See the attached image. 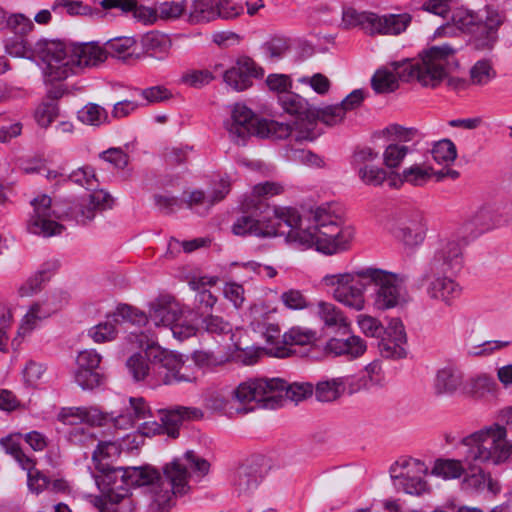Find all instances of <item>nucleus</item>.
Returning <instances> with one entry per match:
<instances>
[{
    "label": "nucleus",
    "instance_id": "nucleus-1",
    "mask_svg": "<svg viewBox=\"0 0 512 512\" xmlns=\"http://www.w3.org/2000/svg\"><path fill=\"white\" fill-rule=\"evenodd\" d=\"M107 59V51L94 42L66 44L60 40L40 39L34 45V62L46 82H59L85 68L98 66Z\"/></svg>",
    "mask_w": 512,
    "mask_h": 512
},
{
    "label": "nucleus",
    "instance_id": "nucleus-2",
    "mask_svg": "<svg viewBox=\"0 0 512 512\" xmlns=\"http://www.w3.org/2000/svg\"><path fill=\"white\" fill-rule=\"evenodd\" d=\"M188 467L200 476H205L209 473L210 463L193 451H187L182 456L165 463L162 467L160 482L153 486L150 492L151 512H169L175 505V498L190 492Z\"/></svg>",
    "mask_w": 512,
    "mask_h": 512
},
{
    "label": "nucleus",
    "instance_id": "nucleus-3",
    "mask_svg": "<svg viewBox=\"0 0 512 512\" xmlns=\"http://www.w3.org/2000/svg\"><path fill=\"white\" fill-rule=\"evenodd\" d=\"M293 237L300 239L302 246L314 247L319 252L332 255L349 248L355 230L352 226L344 225L341 218L328 207L318 206L310 209L308 230Z\"/></svg>",
    "mask_w": 512,
    "mask_h": 512
},
{
    "label": "nucleus",
    "instance_id": "nucleus-4",
    "mask_svg": "<svg viewBox=\"0 0 512 512\" xmlns=\"http://www.w3.org/2000/svg\"><path fill=\"white\" fill-rule=\"evenodd\" d=\"M459 446L466 451V462L469 467L499 465L512 455V440L508 438L507 428L498 423L465 436Z\"/></svg>",
    "mask_w": 512,
    "mask_h": 512
},
{
    "label": "nucleus",
    "instance_id": "nucleus-5",
    "mask_svg": "<svg viewBox=\"0 0 512 512\" xmlns=\"http://www.w3.org/2000/svg\"><path fill=\"white\" fill-rule=\"evenodd\" d=\"M137 340L139 348L152 365V381L166 385L196 381L195 372L186 365L181 355L161 347L152 336L141 334Z\"/></svg>",
    "mask_w": 512,
    "mask_h": 512
},
{
    "label": "nucleus",
    "instance_id": "nucleus-6",
    "mask_svg": "<svg viewBox=\"0 0 512 512\" xmlns=\"http://www.w3.org/2000/svg\"><path fill=\"white\" fill-rule=\"evenodd\" d=\"M149 321L156 327L169 328L173 336L185 340L198 331L197 314L170 295H161L148 305Z\"/></svg>",
    "mask_w": 512,
    "mask_h": 512
},
{
    "label": "nucleus",
    "instance_id": "nucleus-7",
    "mask_svg": "<svg viewBox=\"0 0 512 512\" xmlns=\"http://www.w3.org/2000/svg\"><path fill=\"white\" fill-rule=\"evenodd\" d=\"M455 48L449 44L432 46L419 54L417 59H406L404 69L409 79H416L422 86L435 88L447 76L454 61Z\"/></svg>",
    "mask_w": 512,
    "mask_h": 512
},
{
    "label": "nucleus",
    "instance_id": "nucleus-8",
    "mask_svg": "<svg viewBox=\"0 0 512 512\" xmlns=\"http://www.w3.org/2000/svg\"><path fill=\"white\" fill-rule=\"evenodd\" d=\"M370 266L353 271L329 274L322 278V284L329 290L332 298L346 308L357 312L367 305L366 291L370 286Z\"/></svg>",
    "mask_w": 512,
    "mask_h": 512
},
{
    "label": "nucleus",
    "instance_id": "nucleus-9",
    "mask_svg": "<svg viewBox=\"0 0 512 512\" xmlns=\"http://www.w3.org/2000/svg\"><path fill=\"white\" fill-rule=\"evenodd\" d=\"M370 286H374L372 294L373 307L378 311H387L405 306L410 301L405 276L370 266Z\"/></svg>",
    "mask_w": 512,
    "mask_h": 512
},
{
    "label": "nucleus",
    "instance_id": "nucleus-10",
    "mask_svg": "<svg viewBox=\"0 0 512 512\" xmlns=\"http://www.w3.org/2000/svg\"><path fill=\"white\" fill-rule=\"evenodd\" d=\"M428 474V465L410 456L397 458L389 467L393 487L399 492L413 496H421L431 491V485L426 479Z\"/></svg>",
    "mask_w": 512,
    "mask_h": 512
},
{
    "label": "nucleus",
    "instance_id": "nucleus-11",
    "mask_svg": "<svg viewBox=\"0 0 512 512\" xmlns=\"http://www.w3.org/2000/svg\"><path fill=\"white\" fill-rule=\"evenodd\" d=\"M71 212H64L51 196L40 194L34 198V235L50 238L61 235L65 229L61 224Z\"/></svg>",
    "mask_w": 512,
    "mask_h": 512
},
{
    "label": "nucleus",
    "instance_id": "nucleus-12",
    "mask_svg": "<svg viewBox=\"0 0 512 512\" xmlns=\"http://www.w3.org/2000/svg\"><path fill=\"white\" fill-rule=\"evenodd\" d=\"M389 230L405 248L414 249L426 238L427 221L423 214L417 211L402 213L394 219Z\"/></svg>",
    "mask_w": 512,
    "mask_h": 512
},
{
    "label": "nucleus",
    "instance_id": "nucleus-13",
    "mask_svg": "<svg viewBox=\"0 0 512 512\" xmlns=\"http://www.w3.org/2000/svg\"><path fill=\"white\" fill-rule=\"evenodd\" d=\"M380 154L376 149L365 146L354 152L353 164L361 182L371 187H381L387 180L388 172L379 164Z\"/></svg>",
    "mask_w": 512,
    "mask_h": 512
},
{
    "label": "nucleus",
    "instance_id": "nucleus-14",
    "mask_svg": "<svg viewBox=\"0 0 512 512\" xmlns=\"http://www.w3.org/2000/svg\"><path fill=\"white\" fill-rule=\"evenodd\" d=\"M463 261V242L457 237H446L439 241L429 262L433 273L459 270Z\"/></svg>",
    "mask_w": 512,
    "mask_h": 512
},
{
    "label": "nucleus",
    "instance_id": "nucleus-15",
    "mask_svg": "<svg viewBox=\"0 0 512 512\" xmlns=\"http://www.w3.org/2000/svg\"><path fill=\"white\" fill-rule=\"evenodd\" d=\"M7 26L12 32L5 44L8 54L14 57L32 59V48L30 43V32L32 24L28 17L23 14H13L7 20Z\"/></svg>",
    "mask_w": 512,
    "mask_h": 512
},
{
    "label": "nucleus",
    "instance_id": "nucleus-16",
    "mask_svg": "<svg viewBox=\"0 0 512 512\" xmlns=\"http://www.w3.org/2000/svg\"><path fill=\"white\" fill-rule=\"evenodd\" d=\"M268 471V464L262 457H253L242 463L236 470L233 486L239 495L255 492Z\"/></svg>",
    "mask_w": 512,
    "mask_h": 512
},
{
    "label": "nucleus",
    "instance_id": "nucleus-17",
    "mask_svg": "<svg viewBox=\"0 0 512 512\" xmlns=\"http://www.w3.org/2000/svg\"><path fill=\"white\" fill-rule=\"evenodd\" d=\"M479 21L470 32V42L478 50H490L497 41V30L503 19L497 10L486 7Z\"/></svg>",
    "mask_w": 512,
    "mask_h": 512
},
{
    "label": "nucleus",
    "instance_id": "nucleus-18",
    "mask_svg": "<svg viewBox=\"0 0 512 512\" xmlns=\"http://www.w3.org/2000/svg\"><path fill=\"white\" fill-rule=\"evenodd\" d=\"M257 118L253 112L242 104H236L231 111V118L226 123V129L230 138L236 143H243L248 137L258 136Z\"/></svg>",
    "mask_w": 512,
    "mask_h": 512
},
{
    "label": "nucleus",
    "instance_id": "nucleus-19",
    "mask_svg": "<svg viewBox=\"0 0 512 512\" xmlns=\"http://www.w3.org/2000/svg\"><path fill=\"white\" fill-rule=\"evenodd\" d=\"M407 342L406 332L399 318H391L384 326V333L378 339V348L386 358H402L405 356L404 345Z\"/></svg>",
    "mask_w": 512,
    "mask_h": 512
},
{
    "label": "nucleus",
    "instance_id": "nucleus-20",
    "mask_svg": "<svg viewBox=\"0 0 512 512\" xmlns=\"http://www.w3.org/2000/svg\"><path fill=\"white\" fill-rule=\"evenodd\" d=\"M273 222L277 225L278 235L282 234L279 230L280 224L283 222L289 231L286 235V240L290 243H296L300 245V239L293 237L294 234H301L306 232L310 225V211L305 216H301L300 213L292 207H275L271 215Z\"/></svg>",
    "mask_w": 512,
    "mask_h": 512
},
{
    "label": "nucleus",
    "instance_id": "nucleus-21",
    "mask_svg": "<svg viewBox=\"0 0 512 512\" xmlns=\"http://www.w3.org/2000/svg\"><path fill=\"white\" fill-rule=\"evenodd\" d=\"M264 72L252 59L240 58L236 64L226 70L224 82L235 91H244L252 85V78L263 76Z\"/></svg>",
    "mask_w": 512,
    "mask_h": 512
},
{
    "label": "nucleus",
    "instance_id": "nucleus-22",
    "mask_svg": "<svg viewBox=\"0 0 512 512\" xmlns=\"http://www.w3.org/2000/svg\"><path fill=\"white\" fill-rule=\"evenodd\" d=\"M348 334L345 338L330 337L324 345V352L333 357H345L349 360L362 357L367 351V342L352 331Z\"/></svg>",
    "mask_w": 512,
    "mask_h": 512
},
{
    "label": "nucleus",
    "instance_id": "nucleus-23",
    "mask_svg": "<svg viewBox=\"0 0 512 512\" xmlns=\"http://www.w3.org/2000/svg\"><path fill=\"white\" fill-rule=\"evenodd\" d=\"M0 445L27 472V487L32 490V460L25 451V445L32 446V432L10 434L0 440Z\"/></svg>",
    "mask_w": 512,
    "mask_h": 512
},
{
    "label": "nucleus",
    "instance_id": "nucleus-24",
    "mask_svg": "<svg viewBox=\"0 0 512 512\" xmlns=\"http://www.w3.org/2000/svg\"><path fill=\"white\" fill-rule=\"evenodd\" d=\"M464 374L456 366L446 365L436 370L432 380V393L436 398L451 397L462 392Z\"/></svg>",
    "mask_w": 512,
    "mask_h": 512
},
{
    "label": "nucleus",
    "instance_id": "nucleus-25",
    "mask_svg": "<svg viewBox=\"0 0 512 512\" xmlns=\"http://www.w3.org/2000/svg\"><path fill=\"white\" fill-rule=\"evenodd\" d=\"M313 314L319 319L323 329L349 333L352 324L345 312L330 301L319 300L315 303Z\"/></svg>",
    "mask_w": 512,
    "mask_h": 512
},
{
    "label": "nucleus",
    "instance_id": "nucleus-26",
    "mask_svg": "<svg viewBox=\"0 0 512 512\" xmlns=\"http://www.w3.org/2000/svg\"><path fill=\"white\" fill-rule=\"evenodd\" d=\"M107 422L104 425L110 424L117 429L126 430L132 428L137 420L146 419L150 416V408L141 397H131L129 405L125 406L122 411L105 413Z\"/></svg>",
    "mask_w": 512,
    "mask_h": 512
},
{
    "label": "nucleus",
    "instance_id": "nucleus-27",
    "mask_svg": "<svg viewBox=\"0 0 512 512\" xmlns=\"http://www.w3.org/2000/svg\"><path fill=\"white\" fill-rule=\"evenodd\" d=\"M231 229L236 236L253 235L261 238H271L278 235L277 225L271 217L266 215L260 218L243 215L233 223Z\"/></svg>",
    "mask_w": 512,
    "mask_h": 512
},
{
    "label": "nucleus",
    "instance_id": "nucleus-28",
    "mask_svg": "<svg viewBox=\"0 0 512 512\" xmlns=\"http://www.w3.org/2000/svg\"><path fill=\"white\" fill-rule=\"evenodd\" d=\"M405 61H395L379 68L372 77V87L377 93H389L399 86V80L410 81Z\"/></svg>",
    "mask_w": 512,
    "mask_h": 512
},
{
    "label": "nucleus",
    "instance_id": "nucleus-29",
    "mask_svg": "<svg viewBox=\"0 0 512 512\" xmlns=\"http://www.w3.org/2000/svg\"><path fill=\"white\" fill-rule=\"evenodd\" d=\"M458 176V171L452 168L434 170L428 165L414 164L402 171L399 175V180L401 183L407 182L413 186H423L432 179L441 181L444 178L456 179Z\"/></svg>",
    "mask_w": 512,
    "mask_h": 512
},
{
    "label": "nucleus",
    "instance_id": "nucleus-30",
    "mask_svg": "<svg viewBox=\"0 0 512 512\" xmlns=\"http://www.w3.org/2000/svg\"><path fill=\"white\" fill-rule=\"evenodd\" d=\"M113 203L114 199L107 191L94 190L87 199L83 200L77 210L71 211V216L80 222L90 221L95 217L97 210L109 209Z\"/></svg>",
    "mask_w": 512,
    "mask_h": 512
},
{
    "label": "nucleus",
    "instance_id": "nucleus-31",
    "mask_svg": "<svg viewBox=\"0 0 512 512\" xmlns=\"http://www.w3.org/2000/svg\"><path fill=\"white\" fill-rule=\"evenodd\" d=\"M462 288L453 278L439 275L434 277L427 285L426 293L432 300L450 306L461 295Z\"/></svg>",
    "mask_w": 512,
    "mask_h": 512
},
{
    "label": "nucleus",
    "instance_id": "nucleus-32",
    "mask_svg": "<svg viewBox=\"0 0 512 512\" xmlns=\"http://www.w3.org/2000/svg\"><path fill=\"white\" fill-rule=\"evenodd\" d=\"M107 415L96 407H69L63 408L58 419L67 425L87 423L91 426H102L107 422Z\"/></svg>",
    "mask_w": 512,
    "mask_h": 512
},
{
    "label": "nucleus",
    "instance_id": "nucleus-33",
    "mask_svg": "<svg viewBox=\"0 0 512 512\" xmlns=\"http://www.w3.org/2000/svg\"><path fill=\"white\" fill-rule=\"evenodd\" d=\"M98 471L101 474L97 476V484L109 494L111 501L118 502L120 498L124 497V494H118L115 491L128 487V477L126 475L120 476L119 472H127V467L115 468L110 465H100Z\"/></svg>",
    "mask_w": 512,
    "mask_h": 512
},
{
    "label": "nucleus",
    "instance_id": "nucleus-34",
    "mask_svg": "<svg viewBox=\"0 0 512 512\" xmlns=\"http://www.w3.org/2000/svg\"><path fill=\"white\" fill-rule=\"evenodd\" d=\"M461 450L462 459L453 458H438L434 461L429 473L433 476L440 477L444 480L459 479L467 472V470H474L475 467H469L466 462V451Z\"/></svg>",
    "mask_w": 512,
    "mask_h": 512
},
{
    "label": "nucleus",
    "instance_id": "nucleus-35",
    "mask_svg": "<svg viewBox=\"0 0 512 512\" xmlns=\"http://www.w3.org/2000/svg\"><path fill=\"white\" fill-rule=\"evenodd\" d=\"M498 385L488 373H478L464 379L462 394L473 400H482L488 394H496Z\"/></svg>",
    "mask_w": 512,
    "mask_h": 512
},
{
    "label": "nucleus",
    "instance_id": "nucleus-36",
    "mask_svg": "<svg viewBox=\"0 0 512 512\" xmlns=\"http://www.w3.org/2000/svg\"><path fill=\"white\" fill-rule=\"evenodd\" d=\"M411 20L412 18L408 13L388 14L383 16L374 14L371 35H398L407 29Z\"/></svg>",
    "mask_w": 512,
    "mask_h": 512
},
{
    "label": "nucleus",
    "instance_id": "nucleus-37",
    "mask_svg": "<svg viewBox=\"0 0 512 512\" xmlns=\"http://www.w3.org/2000/svg\"><path fill=\"white\" fill-rule=\"evenodd\" d=\"M203 417L201 409L196 407H177L162 413L161 421L168 436H178L177 426L184 420H198Z\"/></svg>",
    "mask_w": 512,
    "mask_h": 512
},
{
    "label": "nucleus",
    "instance_id": "nucleus-38",
    "mask_svg": "<svg viewBox=\"0 0 512 512\" xmlns=\"http://www.w3.org/2000/svg\"><path fill=\"white\" fill-rule=\"evenodd\" d=\"M261 403L265 407L274 408L284 401L285 381L280 378L257 379Z\"/></svg>",
    "mask_w": 512,
    "mask_h": 512
},
{
    "label": "nucleus",
    "instance_id": "nucleus-39",
    "mask_svg": "<svg viewBox=\"0 0 512 512\" xmlns=\"http://www.w3.org/2000/svg\"><path fill=\"white\" fill-rule=\"evenodd\" d=\"M120 476L126 475L128 477V486H149V493L153 486L158 485L160 482L159 471L150 465L139 467H127V472H119Z\"/></svg>",
    "mask_w": 512,
    "mask_h": 512
},
{
    "label": "nucleus",
    "instance_id": "nucleus-40",
    "mask_svg": "<svg viewBox=\"0 0 512 512\" xmlns=\"http://www.w3.org/2000/svg\"><path fill=\"white\" fill-rule=\"evenodd\" d=\"M353 377L345 376L321 381L315 388L316 398L321 402H331L338 399L345 391L347 385H351Z\"/></svg>",
    "mask_w": 512,
    "mask_h": 512
},
{
    "label": "nucleus",
    "instance_id": "nucleus-41",
    "mask_svg": "<svg viewBox=\"0 0 512 512\" xmlns=\"http://www.w3.org/2000/svg\"><path fill=\"white\" fill-rule=\"evenodd\" d=\"M218 17L214 0H194L187 13V21L193 25L209 23Z\"/></svg>",
    "mask_w": 512,
    "mask_h": 512
},
{
    "label": "nucleus",
    "instance_id": "nucleus-42",
    "mask_svg": "<svg viewBox=\"0 0 512 512\" xmlns=\"http://www.w3.org/2000/svg\"><path fill=\"white\" fill-rule=\"evenodd\" d=\"M141 46L147 55L163 59L169 53L172 42L165 34L150 32L142 37Z\"/></svg>",
    "mask_w": 512,
    "mask_h": 512
},
{
    "label": "nucleus",
    "instance_id": "nucleus-43",
    "mask_svg": "<svg viewBox=\"0 0 512 512\" xmlns=\"http://www.w3.org/2000/svg\"><path fill=\"white\" fill-rule=\"evenodd\" d=\"M497 76L496 69L491 59L477 60L469 69L468 82L470 85L485 87Z\"/></svg>",
    "mask_w": 512,
    "mask_h": 512
},
{
    "label": "nucleus",
    "instance_id": "nucleus-44",
    "mask_svg": "<svg viewBox=\"0 0 512 512\" xmlns=\"http://www.w3.org/2000/svg\"><path fill=\"white\" fill-rule=\"evenodd\" d=\"M266 343L268 345L267 352L269 355L277 358H285L291 354V348L287 347L284 342V334H280V328L277 324H268L263 332Z\"/></svg>",
    "mask_w": 512,
    "mask_h": 512
},
{
    "label": "nucleus",
    "instance_id": "nucleus-45",
    "mask_svg": "<svg viewBox=\"0 0 512 512\" xmlns=\"http://www.w3.org/2000/svg\"><path fill=\"white\" fill-rule=\"evenodd\" d=\"M232 399L241 405L261 403L257 379L241 382L231 393Z\"/></svg>",
    "mask_w": 512,
    "mask_h": 512
},
{
    "label": "nucleus",
    "instance_id": "nucleus-46",
    "mask_svg": "<svg viewBox=\"0 0 512 512\" xmlns=\"http://www.w3.org/2000/svg\"><path fill=\"white\" fill-rule=\"evenodd\" d=\"M77 119L90 126H100L109 122L108 113L104 107L96 103H87L77 112Z\"/></svg>",
    "mask_w": 512,
    "mask_h": 512
},
{
    "label": "nucleus",
    "instance_id": "nucleus-47",
    "mask_svg": "<svg viewBox=\"0 0 512 512\" xmlns=\"http://www.w3.org/2000/svg\"><path fill=\"white\" fill-rule=\"evenodd\" d=\"M374 14L375 13L359 12L353 8H347L343 12V24L346 28L360 27L366 33L371 35Z\"/></svg>",
    "mask_w": 512,
    "mask_h": 512
},
{
    "label": "nucleus",
    "instance_id": "nucleus-48",
    "mask_svg": "<svg viewBox=\"0 0 512 512\" xmlns=\"http://www.w3.org/2000/svg\"><path fill=\"white\" fill-rule=\"evenodd\" d=\"M218 281L214 276L195 277L190 281L193 290L198 291V301L205 307L211 308L217 301V298L206 289L207 286H214Z\"/></svg>",
    "mask_w": 512,
    "mask_h": 512
},
{
    "label": "nucleus",
    "instance_id": "nucleus-49",
    "mask_svg": "<svg viewBox=\"0 0 512 512\" xmlns=\"http://www.w3.org/2000/svg\"><path fill=\"white\" fill-rule=\"evenodd\" d=\"M258 137L285 139L292 137V127L288 124L274 120L261 119L258 123Z\"/></svg>",
    "mask_w": 512,
    "mask_h": 512
},
{
    "label": "nucleus",
    "instance_id": "nucleus-50",
    "mask_svg": "<svg viewBox=\"0 0 512 512\" xmlns=\"http://www.w3.org/2000/svg\"><path fill=\"white\" fill-rule=\"evenodd\" d=\"M359 381L361 384L357 388H351V393L357 391L360 388L369 389L371 387H383L386 383V380L381 364L376 361L369 363L365 367L364 374Z\"/></svg>",
    "mask_w": 512,
    "mask_h": 512
},
{
    "label": "nucleus",
    "instance_id": "nucleus-51",
    "mask_svg": "<svg viewBox=\"0 0 512 512\" xmlns=\"http://www.w3.org/2000/svg\"><path fill=\"white\" fill-rule=\"evenodd\" d=\"M409 152L410 148L408 146L396 142H391L383 150V165L387 169H397L402 165Z\"/></svg>",
    "mask_w": 512,
    "mask_h": 512
},
{
    "label": "nucleus",
    "instance_id": "nucleus-52",
    "mask_svg": "<svg viewBox=\"0 0 512 512\" xmlns=\"http://www.w3.org/2000/svg\"><path fill=\"white\" fill-rule=\"evenodd\" d=\"M432 157L434 161L442 165L443 168H450L457 158V149L451 140L444 139L435 143L432 148Z\"/></svg>",
    "mask_w": 512,
    "mask_h": 512
},
{
    "label": "nucleus",
    "instance_id": "nucleus-53",
    "mask_svg": "<svg viewBox=\"0 0 512 512\" xmlns=\"http://www.w3.org/2000/svg\"><path fill=\"white\" fill-rule=\"evenodd\" d=\"M280 102L287 113L297 115L298 118L305 117L306 119H311L310 112L314 110V107L309 105L300 96L287 93L280 97Z\"/></svg>",
    "mask_w": 512,
    "mask_h": 512
},
{
    "label": "nucleus",
    "instance_id": "nucleus-54",
    "mask_svg": "<svg viewBox=\"0 0 512 512\" xmlns=\"http://www.w3.org/2000/svg\"><path fill=\"white\" fill-rule=\"evenodd\" d=\"M136 41L131 37H118L109 40L105 45L107 55L111 54L119 59H127L135 55Z\"/></svg>",
    "mask_w": 512,
    "mask_h": 512
},
{
    "label": "nucleus",
    "instance_id": "nucleus-55",
    "mask_svg": "<svg viewBox=\"0 0 512 512\" xmlns=\"http://www.w3.org/2000/svg\"><path fill=\"white\" fill-rule=\"evenodd\" d=\"M317 340V332L310 328L295 326L284 333V342L289 348L292 345H309Z\"/></svg>",
    "mask_w": 512,
    "mask_h": 512
},
{
    "label": "nucleus",
    "instance_id": "nucleus-56",
    "mask_svg": "<svg viewBox=\"0 0 512 512\" xmlns=\"http://www.w3.org/2000/svg\"><path fill=\"white\" fill-rule=\"evenodd\" d=\"M345 116L346 112L341 104L327 106L323 109L314 107V110H311L310 112L311 119L320 120L329 126H334L341 123Z\"/></svg>",
    "mask_w": 512,
    "mask_h": 512
},
{
    "label": "nucleus",
    "instance_id": "nucleus-57",
    "mask_svg": "<svg viewBox=\"0 0 512 512\" xmlns=\"http://www.w3.org/2000/svg\"><path fill=\"white\" fill-rule=\"evenodd\" d=\"M356 324L359 331L366 337L379 339L384 333V325L381 320L370 314H358Z\"/></svg>",
    "mask_w": 512,
    "mask_h": 512
},
{
    "label": "nucleus",
    "instance_id": "nucleus-58",
    "mask_svg": "<svg viewBox=\"0 0 512 512\" xmlns=\"http://www.w3.org/2000/svg\"><path fill=\"white\" fill-rule=\"evenodd\" d=\"M210 69H189L182 73L180 82L192 88H202L214 80Z\"/></svg>",
    "mask_w": 512,
    "mask_h": 512
},
{
    "label": "nucleus",
    "instance_id": "nucleus-59",
    "mask_svg": "<svg viewBox=\"0 0 512 512\" xmlns=\"http://www.w3.org/2000/svg\"><path fill=\"white\" fill-rule=\"evenodd\" d=\"M127 368L136 381L151 380L152 365L148 364L145 357L140 353H135L127 360Z\"/></svg>",
    "mask_w": 512,
    "mask_h": 512
},
{
    "label": "nucleus",
    "instance_id": "nucleus-60",
    "mask_svg": "<svg viewBox=\"0 0 512 512\" xmlns=\"http://www.w3.org/2000/svg\"><path fill=\"white\" fill-rule=\"evenodd\" d=\"M316 121L299 117L292 127V138L296 142L313 141L317 137Z\"/></svg>",
    "mask_w": 512,
    "mask_h": 512
},
{
    "label": "nucleus",
    "instance_id": "nucleus-61",
    "mask_svg": "<svg viewBox=\"0 0 512 512\" xmlns=\"http://www.w3.org/2000/svg\"><path fill=\"white\" fill-rule=\"evenodd\" d=\"M59 105L57 102L44 101L39 104L34 119L39 127L47 129L59 116Z\"/></svg>",
    "mask_w": 512,
    "mask_h": 512
},
{
    "label": "nucleus",
    "instance_id": "nucleus-62",
    "mask_svg": "<svg viewBox=\"0 0 512 512\" xmlns=\"http://www.w3.org/2000/svg\"><path fill=\"white\" fill-rule=\"evenodd\" d=\"M482 14L483 11L475 15L470 10L458 8L453 12L452 23L459 30L470 34L472 29L480 22L479 18Z\"/></svg>",
    "mask_w": 512,
    "mask_h": 512
},
{
    "label": "nucleus",
    "instance_id": "nucleus-63",
    "mask_svg": "<svg viewBox=\"0 0 512 512\" xmlns=\"http://www.w3.org/2000/svg\"><path fill=\"white\" fill-rule=\"evenodd\" d=\"M118 320L116 318L108 319L103 323H99L98 325L92 327L89 330V335L96 343H104L106 341H111L115 338L117 334L116 323Z\"/></svg>",
    "mask_w": 512,
    "mask_h": 512
},
{
    "label": "nucleus",
    "instance_id": "nucleus-64",
    "mask_svg": "<svg viewBox=\"0 0 512 512\" xmlns=\"http://www.w3.org/2000/svg\"><path fill=\"white\" fill-rule=\"evenodd\" d=\"M500 210L501 207L498 205H483L476 213L477 221L486 229L493 228L502 221Z\"/></svg>",
    "mask_w": 512,
    "mask_h": 512
}]
</instances>
